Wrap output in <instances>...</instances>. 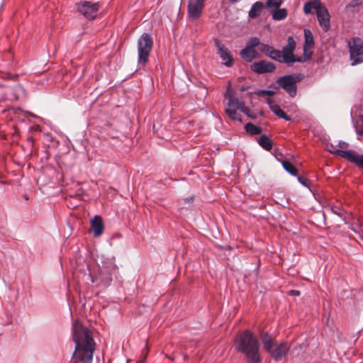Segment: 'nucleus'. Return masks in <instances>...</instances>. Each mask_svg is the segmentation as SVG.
<instances>
[{"mask_svg":"<svg viewBox=\"0 0 363 363\" xmlns=\"http://www.w3.org/2000/svg\"><path fill=\"white\" fill-rule=\"evenodd\" d=\"M332 211L335 213L336 215L339 216H341V212H340V208L338 207V206H333L332 207Z\"/></svg>","mask_w":363,"mask_h":363,"instance_id":"f704fd0d","label":"nucleus"},{"mask_svg":"<svg viewBox=\"0 0 363 363\" xmlns=\"http://www.w3.org/2000/svg\"><path fill=\"white\" fill-rule=\"evenodd\" d=\"M262 132V128L251 123V135L260 134Z\"/></svg>","mask_w":363,"mask_h":363,"instance_id":"c85d7f7f","label":"nucleus"},{"mask_svg":"<svg viewBox=\"0 0 363 363\" xmlns=\"http://www.w3.org/2000/svg\"><path fill=\"white\" fill-rule=\"evenodd\" d=\"M312 56V52L308 51L306 52H304L303 57H297L294 55L291 57V58H286V62H285L288 66H291L293 63L298 62H305L308 61Z\"/></svg>","mask_w":363,"mask_h":363,"instance_id":"a211bd4d","label":"nucleus"},{"mask_svg":"<svg viewBox=\"0 0 363 363\" xmlns=\"http://www.w3.org/2000/svg\"><path fill=\"white\" fill-rule=\"evenodd\" d=\"M152 47V39L147 33H143L138 41V62L139 65L145 66Z\"/></svg>","mask_w":363,"mask_h":363,"instance_id":"20e7f679","label":"nucleus"},{"mask_svg":"<svg viewBox=\"0 0 363 363\" xmlns=\"http://www.w3.org/2000/svg\"><path fill=\"white\" fill-rule=\"evenodd\" d=\"M91 227L96 237L100 236L104 230V223L100 216H95L91 220Z\"/></svg>","mask_w":363,"mask_h":363,"instance_id":"4468645a","label":"nucleus"},{"mask_svg":"<svg viewBox=\"0 0 363 363\" xmlns=\"http://www.w3.org/2000/svg\"><path fill=\"white\" fill-rule=\"evenodd\" d=\"M274 93H275V91H274L272 90H261V91H259V94L269 95V96H272Z\"/></svg>","mask_w":363,"mask_h":363,"instance_id":"72a5a7b5","label":"nucleus"},{"mask_svg":"<svg viewBox=\"0 0 363 363\" xmlns=\"http://www.w3.org/2000/svg\"><path fill=\"white\" fill-rule=\"evenodd\" d=\"M302 77L300 74H289L281 77L277 80V84L284 89L290 96L294 97L297 93L296 83Z\"/></svg>","mask_w":363,"mask_h":363,"instance_id":"423d86ee","label":"nucleus"},{"mask_svg":"<svg viewBox=\"0 0 363 363\" xmlns=\"http://www.w3.org/2000/svg\"><path fill=\"white\" fill-rule=\"evenodd\" d=\"M241 57L247 62H250V44L247 43L245 48L240 51Z\"/></svg>","mask_w":363,"mask_h":363,"instance_id":"393cba45","label":"nucleus"},{"mask_svg":"<svg viewBox=\"0 0 363 363\" xmlns=\"http://www.w3.org/2000/svg\"><path fill=\"white\" fill-rule=\"evenodd\" d=\"M351 65L363 62V41L359 37H352L347 40Z\"/></svg>","mask_w":363,"mask_h":363,"instance_id":"39448f33","label":"nucleus"},{"mask_svg":"<svg viewBox=\"0 0 363 363\" xmlns=\"http://www.w3.org/2000/svg\"><path fill=\"white\" fill-rule=\"evenodd\" d=\"M260 45L259 40L257 38H251V60L255 57V48L256 46H259Z\"/></svg>","mask_w":363,"mask_h":363,"instance_id":"a878e982","label":"nucleus"},{"mask_svg":"<svg viewBox=\"0 0 363 363\" xmlns=\"http://www.w3.org/2000/svg\"><path fill=\"white\" fill-rule=\"evenodd\" d=\"M276 69L275 65L266 60L255 62L251 65V70L258 74H265L273 72Z\"/></svg>","mask_w":363,"mask_h":363,"instance_id":"9d476101","label":"nucleus"},{"mask_svg":"<svg viewBox=\"0 0 363 363\" xmlns=\"http://www.w3.org/2000/svg\"><path fill=\"white\" fill-rule=\"evenodd\" d=\"M251 363H262L259 354V342L256 337L251 334Z\"/></svg>","mask_w":363,"mask_h":363,"instance_id":"ddd939ff","label":"nucleus"},{"mask_svg":"<svg viewBox=\"0 0 363 363\" xmlns=\"http://www.w3.org/2000/svg\"><path fill=\"white\" fill-rule=\"evenodd\" d=\"M281 4V0H267V5L268 7L279 8Z\"/></svg>","mask_w":363,"mask_h":363,"instance_id":"cd10ccee","label":"nucleus"},{"mask_svg":"<svg viewBox=\"0 0 363 363\" xmlns=\"http://www.w3.org/2000/svg\"><path fill=\"white\" fill-rule=\"evenodd\" d=\"M234 344L238 352L250 355V333L247 330L237 336Z\"/></svg>","mask_w":363,"mask_h":363,"instance_id":"6e6552de","label":"nucleus"},{"mask_svg":"<svg viewBox=\"0 0 363 363\" xmlns=\"http://www.w3.org/2000/svg\"><path fill=\"white\" fill-rule=\"evenodd\" d=\"M270 109L272 111L279 116L281 118H283L285 121H290L291 120V117L288 116L277 104H271Z\"/></svg>","mask_w":363,"mask_h":363,"instance_id":"6ab92c4d","label":"nucleus"},{"mask_svg":"<svg viewBox=\"0 0 363 363\" xmlns=\"http://www.w3.org/2000/svg\"><path fill=\"white\" fill-rule=\"evenodd\" d=\"M268 56L279 62H284V55L282 54V52L275 50L274 48H272Z\"/></svg>","mask_w":363,"mask_h":363,"instance_id":"5701e85b","label":"nucleus"},{"mask_svg":"<svg viewBox=\"0 0 363 363\" xmlns=\"http://www.w3.org/2000/svg\"><path fill=\"white\" fill-rule=\"evenodd\" d=\"M245 130L249 133L250 132V123H247L245 125Z\"/></svg>","mask_w":363,"mask_h":363,"instance_id":"e433bc0d","label":"nucleus"},{"mask_svg":"<svg viewBox=\"0 0 363 363\" xmlns=\"http://www.w3.org/2000/svg\"><path fill=\"white\" fill-rule=\"evenodd\" d=\"M215 45L223 64L228 67H230L233 65V58L228 50L218 40H215Z\"/></svg>","mask_w":363,"mask_h":363,"instance_id":"f8f14e48","label":"nucleus"},{"mask_svg":"<svg viewBox=\"0 0 363 363\" xmlns=\"http://www.w3.org/2000/svg\"><path fill=\"white\" fill-rule=\"evenodd\" d=\"M287 10L286 9H279L273 13L272 18L274 20L281 21L287 16Z\"/></svg>","mask_w":363,"mask_h":363,"instance_id":"b1692460","label":"nucleus"},{"mask_svg":"<svg viewBox=\"0 0 363 363\" xmlns=\"http://www.w3.org/2000/svg\"><path fill=\"white\" fill-rule=\"evenodd\" d=\"M296 48V42L293 37L288 38L287 44L283 48L282 54L284 55V62H286V58H291L294 55V50Z\"/></svg>","mask_w":363,"mask_h":363,"instance_id":"2eb2a0df","label":"nucleus"},{"mask_svg":"<svg viewBox=\"0 0 363 363\" xmlns=\"http://www.w3.org/2000/svg\"><path fill=\"white\" fill-rule=\"evenodd\" d=\"M316 15L320 26L325 32L328 31L330 28V16L327 8L323 6Z\"/></svg>","mask_w":363,"mask_h":363,"instance_id":"9b49d317","label":"nucleus"},{"mask_svg":"<svg viewBox=\"0 0 363 363\" xmlns=\"http://www.w3.org/2000/svg\"><path fill=\"white\" fill-rule=\"evenodd\" d=\"M290 294L291 295H294V296H299L300 295V291H298V290H291L290 291Z\"/></svg>","mask_w":363,"mask_h":363,"instance_id":"c9c22d12","label":"nucleus"},{"mask_svg":"<svg viewBox=\"0 0 363 363\" xmlns=\"http://www.w3.org/2000/svg\"><path fill=\"white\" fill-rule=\"evenodd\" d=\"M244 90H245V87H242L241 88V91H244Z\"/></svg>","mask_w":363,"mask_h":363,"instance_id":"4c0bfd02","label":"nucleus"},{"mask_svg":"<svg viewBox=\"0 0 363 363\" xmlns=\"http://www.w3.org/2000/svg\"><path fill=\"white\" fill-rule=\"evenodd\" d=\"M261 340L264 350L270 354L276 361L281 360L288 353L290 347L286 342H273L272 337L268 333H264Z\"/></svg>","mask_w":363,"mask_h":363,"instance_id":"f03ea898","label":"nucleus"},{"mask_svg":"<svg viewBox=\"0 0 363 363\" xmlns=\"http://www.w3.org/2000/svg\"><path fill=\"white\" fill-rule=\"evenodd\" d=\"M272 47L264 43H260L259 45V50L262 52L267 55V56L269 54V52L271 51Z\"/></svg>","mask_w":363,"mask_h":363,"instance_id":"bb28decb","label":"nucleus"},{"mask_svg":"<svg viewBox=\"0 0 363 363\" xmlns=\"http://www.w3.org/2000/svg\"><path fill=\"white\" fill-rule=\"evenodd\" d=\"M225 97L228 100L226 112L233 120L241 122V118L237 113L238 111H240L247 116H250V111L244 106L243 101H240L238 98H235L231 91H228Z\"/></svg>","mask_w":363,"mask_h":363,"instance_id":"7ed1b4c3","label":"nucleus"},{"mask_svg":"<svg viewBox=\"0 0 363 363\" xmlns=\"http://www.w3.org/2000/svg\"><path fill=\"white\" fill-rule=\"evenodd\" d=\"M283 168L289 172L290 174L293 176H296L298 173V170L296 167L289 161L284 160L281 162Z\"/></svg>","mask_w":363,"mask_h":363,"instance_id":"412c9836","label":"nucleus"},{"mask_svg":"<svg viewBox=\"0 0 363 363\" xmlns=\"http://www.w3.org/2000/svg\"><path fill=\"white\" fill-rule=\"evenodd\" d=\"M78 11L87 18H94L96 16L99 5L98 3L83 1L77 4Z\"/></svg>","mask_w":363,"mask_h":363,"instance_id":"0eeeda50","label":"nucleus"},{"mask_svg":"<svg viewBox=\"0 0 363 363\" xmlns=\"http://www.w3.org/2000/svg\"><path fill=\"white\" fill-rule=\"evenodd\" d=\"M323 6L320 0H311L304 4L303 11L306 14L312 13L314 11L317 13Z\"/></svg>","mask_w":363,"mask_h":363,"instance_id":"dca6fc26","label":"nucleus"},{"mask_svg":"<svg viewBox=\"0 0 363 363\" xmlns=\"http://www.w3.org/2000/svg\"><path fill=\"white\" fill-rule=\"evenodd\" d=\"M73 341L75 350L73 354L75 362L92 363L95 343L91 331L83 326L79 320L73 324Z\"/></svg>","mask_w":363,"mask_h":363,"instance_id":"f257e3e1","label":"nucleus"},{"mask_svg":"<svg viewBox=\"0 0 363 363\" xmlns=\"http://www.w3.org/2000/svg\"><path fill=\"white\" fill-rule=\"evenodd\" d=\"M298 181L304 186H308L311 181L305 177H298Z\"/></svg>","mask_w":363,"mask_h":363,"instance_id":"c756f323","label":"nucleus"},{"mask_svg":"<svg viewBox=\"0 0 363 363\" xmlns=\"http://www.w3.org/2000/svg\"><path fill=\"white\" fill-rule=\"evenodd\" d=\"M305 43L303 46L304 52H308V48L312 47L314 45L313 37L312 33L308 29L304 30Z\"/></svg>","mask_w":363,"mask_h":363,"instance_id":"aec40b11","label":"nucleus"},{"mask_svg":"<svg viewBox=\"0 0 363 363\" xmlns=\"http://www.w3.org/2000/svg\"><path fill=\"white\" fill-rule=\"evenodd\" d=\"M327 148H328V152H330V153H332V154H333V155H337V154L333 153V150H340V149H337V148L336 147V146H334V145H332V144H331L330 146H329V145H328V146H327ZM337 156H339V155H337Z\"/></svg>","mask_w":363,"mask_h":363,"instance_id":"473e14b6","label":"nucleus"},{"mask_svg":"<svg viewBox=\"0 0 363 363\" xmlns=\"http://www.w3.org/2000/svg\"><path fill=\"white\" fill-rule=\"evenodd\" d=\"M338 146L340 148V150H343V151H346L345 149L348 147V143L344 141H339Z\"/></svg>","mask_w":363,"mask_h":363,"instance_id":"2f4dec72","label":"nucleus"},{"mask_svg":"<svg viewBox=\"0 0 363 363\" xmlns=\"http://www.w3.org/2000/svg\"><path fill=\"white\" fill-rule=\"evenodd\" d=\"M362 1L363 0H352L350 3L349 6L352 8L359 6L362 4Z\"/></svg>","mask_w":363,"mask_h":363,"instance_id":"7c9ffc66","label":"nucleus"},{"mask_svg":"<svg viewBox=\"0 0 363 363\" xmlns=\"http://www.w3.org/2000/svg\"><path fill=\"white\" fill-rule=\"evenodd\" d=\"M255 140L259 144V145L264 150L270 151L273 147L272 141L265 134L262 135L258 138H255Z\"/></svg>","mask_w":363,"mask_h":363,"instance_id":"f3484780","label":"nucleus"},{"mask_svg":"<svg viewBox=\"0 0 363 363\" xmlns=\"http://www.w3.org/2000/svg\"><path fill=\"white\" fill-rule=\"evenodd\" d=\"M264 8L262 2L257 1L251 6V18L259 16Z\"/></svg>","mask_w":363,"mask_h":363,"instance_id":"4be33fe9","label":"nucleus"},{"mask_svg":"<svg viewBox=\"0 0 363 363\" xmlns=\"http://www.w3.org/2000/svg\"><path fill=\"white\" fill-rule=\"evenodd\" d=\"M206 0H189L188 15L192 20H197L202 14Z\"/></svg>","mask_w":363,"mask_h":363,"instance_id":"1a4fd4ad","label":"nucleus"}]
</instances>
